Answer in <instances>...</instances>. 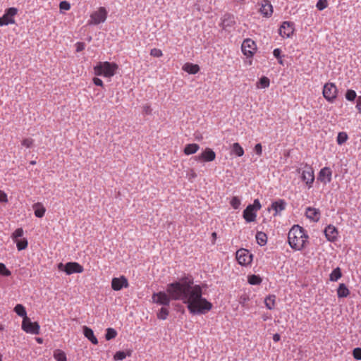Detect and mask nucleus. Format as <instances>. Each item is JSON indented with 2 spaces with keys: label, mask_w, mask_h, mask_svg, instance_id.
Instances as JSON below:
<instances>
[{
  "label": "nucleus",
  "mask_w": 361,
  "mask_h": 361,
  "mask_svg": "<svg viewBox=\"0 0 361 361\" xmlns=\"http://www.w3.org/2000/svg\"><path fill=\"white\" fill-rule=\"evenodd\" d=\"M345 97L348 101L353 102L357 97V94L353 90H348L345 92Z\"/></svg>",
  "instance_id": "obj_39"
},
{
  "label": "nucleus",
  "mask_w": 361,
  "mask_h": 361,
  "mask_svg": "<svg viewBox=\"0 0 361 361\" xmlns=\"http://www.w3.org/2000/svg\"><path fill=\"white\" fill-rule=\"evenodd\" d=\"M348 138V136L345 132H340L337 135L336 142L339 145H341L347 141Z\"/></svg>",
  "instance_id": "obj_36"
},
{
  "label": "nucleus",
  "mask_w": 361,
  "mask_h": 361,
  "mask_svg": "<svg viewBox=\"0 0 361 361\" xmlns=\"http://www.w3.org/2000/svg\"><path fill=\"white\" fill-rule=\"evenodd\" d=\"M75 47H76V51L77 52H80V51H82V50L85 49V44L84 42H78L75 44Z\"/></svg>",
  "instance_id": "obj_52"
},
{
  "label": "nucleus",
  "mask_w": 361,
  "mask_h": 361,
  "mask_svg": "<svg viewBox=\"0 0 361 361\" xmlns=\"http://www.w3.org/2000/svg\"><path fill=\"white\" fill-rule=\"evenodd\" d=\"M23 235V230L22 228H17L13 233L12 234V238L15 241L16 240H18V238L22 237Z\"/></svg>",
  "instance_id": "obj_45"
},
{
  "label": "nucleus",
  "mask_w": 361,
  "mask_h": 361,
  "mask_svg": "<svg viewBox=\"0 0 361 361\" xmlns=\"http://www.w3.org/2000/svg\"><path fill=\"white\" fill-rule=\"evenodd\" d=\"M331 176H332V171L329 167H324L322 168L318 175H317V180L324 183L326 184L331 181Z\"/></svg>",
  "instance_id": "obj_16"
},
{
  "label": "nucleus",
  "mask_w": 361,
  "mask_h": 361,
  "mask_svg": "<svg viewBox=\"0 0 361 361\" xmlns=\"http://www.w3.org/2000/svg\"><path fill=\"white\" fill-rule=\"evenodd\" d=\"M356 109L358 112L361 114V96L358 97L357 99Z\"/></svg>",
  "instance_id": "obj_56"
},
{
  "label": "nucleus",
  "mask_w": 361,
  "mask_h": 361,
  "mask_svg": "<svg viewBox=\"0 0 361 361\" xmlns=\"http://www.w3.org/2000/svg\"><path fill=\"white\" fill-rule=\"evenodd\" d=\"M353 357L356 360H361V348H355L353 350Z\"/></svg>",
  "instance_id": "obj_48"
},
{
  "label": "nucleus",
  "mask_w": 361,
  "mask_h": 361,
  "mask_svg": "<svg viewBox=\"0 0 361 361\" xmlns=\"http://www.w3.org/2000/svg\"><path fill=\"white\" fill-rule=\"evenodd\" d=\"M232 152L238 157H242L244 154L243 148L238 142H235L232 145Z\"/></svg>",
  "instance_id": "obj_34"
},
{
  "label": "nucleus",
  "mask_w": 361,
  "mask_h": 361,
  "mask_svg": "<svg viewBox=\"0 0 361 361\" xmlns=\"http://www.w3.org/2000/svg\"><path fill=\"white\" fill-rule=\"evenodd\" d=\"M221 23L219 25L224 30H228V28L232 27L235 24V19L233 14L226 13L221 18Z\"/></svg>",
  "instance_id": "obj_13"
},
{
  "label": "nucleus",
  "mask_w": 361,
  "mask_h": 361,
  "mask_svg": "<svg viewBox=\"0 0 361 361\" xmlns=\"http://www.w3.org/2000/svg\"><path fill=\"white\" fill-rule=\"evenodd\" d=\"M270 80L267 77H262L257 84V87L259 88H267L269 86Z\"/></svg>",
  "instance_id": "obj_37"
},
{
  "label": "nucleus",
  "mask_w": 361,
  "mask_h": 361,
  "mask_svg": "<svg viewBox=\"0 0 361 361\" xmlns=\"http://www.w3.org/2000/svg\"><path fill=\"white\" fill-rule=\"evenodd\" d=\"M18 9L10 7L5 10L4 14L0 18V26L14 24L16 23L14 16L17 14Z\"/></svg>",
  "instance_id": "obj_7"
},
{
  "label": "nucleus",
  "mask_w": 361,
  "mask_h": 361,
  "mask_svg": "<svg viewBox=\"0 0 361 361\" xmlns=\"http://www.w3.org/2000/svg\"><path fill=\"white\" fill-rule=\"evenodd\" d=\"M212 235H213V237H216V233H213Z\"/></svg>",
  "instance_id": "obj_64"
},
{
  "label": "nucleus",
  "mask_w": 361,
  "mask_h": 361,
  "mask_svg": "<svg viewBox=\"0 0 361 361\" xmlns=\"http://www.w3.org/2000/svg\"><path fill=\"white\" fill-rule=\"evenodd\" d=\"M193 159L199 162H210L216 159V153L209 147H207L201 154L193 157Z\"/></svg>",
  "instance_id": "obj_11"
},
{
  "label": "nucleus",
  "mask_w": 361,
  "mask_h": 361,
  "mask_svg": "<svg viewBox=\"0 0 361 361\" xmlns=\"http://www.w3.org/2000/svg\"><path fill=\"white\" fill-rule=\"evenodd\" d=\"M0 275L4 276H9L11 275V272L8 270L4 263H0Z\"/></svg>",
  "instance_id": "obj_41"
},
{
  "label": "nucleus",
  "mask_w": 361,
  "mask_h": 361,
  "mask_svg": "<svg viewBox=\"0 0 361 361\" xmlns=\"http://www.w3.org/2000/svg\"><path fill=\"white\" fill-rule=\"evenodd\" d=\"M8 202L7 195L5 192L0 190V202L6 203Z\"/></svg>",
  "instance_id": "obj_54"
},
{
  "label": "nucleus",
  "mask_w": 361,
  "mask_h": 361,
  "mask_svg": "<svg viewBox=\"0 0 361 361\" xmlns=\"http://www.w3.org/2000/svg\"><path fill=\"white\" fill-rule=\"evenodd\" d=\"M230 204L233 209H237L240 206L241 200L238 197L234 196L231 199Z\"/></svg>",
  "instance_id": "obj_40"
},
{
  "label": "nucleus",
  "mask_w": 361,
  "mask_h": 361,
  "mask_svg": "<svg viewBox=\"0 0 361 361\" xmlns=\"http://www.w3.org/2000/svg\"><path fill=\"white\" fill-rule=\"evenodd\" d=\"M35 216L42 218L44 216L46 209L42 203L37 202L33 204Z\"/></svg>",
  "instance_id": "obj_25"
},
{
  "label": "nucleus",
  "mask_w": 361,
  "mask_h": 361,
  "mask_svg": "<svg viewBox=\"0 0 361 361\" xmlns=\"http://www.w3.org/2000/svg\"><path fill=\"white\" fill-rule=\"evenodd\" d=\"M200 149V145L196 143L187 144L183 149L185 155H190L196 153Z\"/></svg>",
  "instance_id": "obj_23"
},
{
  "label": "nucleus",
  "mask_w": 361,
  "mask_h": 361,
  "mask_svg": "<svg viewBox=\"0 0 361 361\" xmlns=\"http://www.w3.org/2000/svg\"><path fill=\"white\" fill-rule=\"evenodd\" d=\"M152 109L149 104H145L142 107V113L146 115H150L152 114Z\"/></svg>",
  "instance_id": "obj_53"
},
{
  "label": "nucleus",
  "mask_w": 361,
  "mask_h": 361,
  "mask_svg": "<svg viewBox=\"0 0 361 361\" xmlns=\"http://www.w3.org/2000/svg\"><path fill=\"white\" fill-rule=\"evenodd\" d=\"M260 13L265 18H269L273 13V6L269 0H263L259 9Z\"/></svg>",
  "instance_id": "obj_18"
},
{
  "label": "nucleus",
  "mask_w": 361,
  "mask_h": 361,
  "mask_svg": "<svg viewBox=\"0 0 361 361\" xmlns=\"http://www.w3.org/2000/svg\"><path fill=\"white\" fill-rule=\"evenodd\" d=\"M126 355L124 351H118L115 353L114 358L115 360H122L126 357Z\"/></svg>",
  "instance_id": "obj_46"
},
{
  "label": "nucleus",
  "mask_w": 361,
  "mask_h": 361,
  "mask_svg": "<svg viewBox=\"0 0 361 361\" xmlns=\"http://www.w3.org/2000/svg\"><path fill=\"white\" fill-rule=\"evenodd\" d=\"M257 212L251 206L247 205L243 212V217L247 223L253 222L256 220Z\"/></svg>",
  "instance_id": "obj_20"
},
{
  "label": "nucleus",
  "mask_w": 361,
  "mask_h": 361,
  "mask_svg": "<svg viewBox=\"0 0 361 361\" xmlns=\"http://www.w3.org/2000/svg\"><path fill=\"white\" fill-rule=\"evenodd\" d=\"M305 216L312 221L317 222L320 219L321 213L319 209L309 207L306 209Z\"/></svg>",
  "instance_id": "obj_21"
},
{
  "label": "nucleus",
  "mask_w": 361,
  "mask_h": 361,
  "mask_svg": "<svg viewBox=\"0 0 361 361\" xmlns=\"http://www.w3.org/2000/svg\"><path fill=\"white\" fill-rule=\"evenodd\" d=\"M247 281L251 285H259L262 279L259 275L252 274L248 276Z\"/></svg>",
  "instance_id": "obj_32"
},
{
  "label": "nucleus",
  "mask_w": 361,
  "mask_h": 361,
  "mask_svg": "<svg viewBox=\"0 0 361 361\" xmlns=\"http://www.w3.org/2000/svg\"><path fill=\"white\" fill-rule=\"evenodd\" d=\"M324 233L327 240L329 242L334 243L338 238V231L336 226L332 224L328 225L324 228Z\"/></svg>",
  "instance_id": "obj_15"
},
{
  "label": "nucleus",
  "mask_w": 361,
  "mask_h": 361,
  "mask_svg": "<svg viewBox=\"0 0 361 361\" xmlns=\"http://www.w3.org/2000/svg\"><path fill=\"white\" fill-rule=\"evenodd\" d=\"M34 144V140L32 138H25L22 140L21 145L27 148H30Z\"/></svg>",
  "instance_id": "obj_43"
},
{
  "label": "nucleus",
  "mask_w": 361,
  "mask_h": 361,
  "mask_svg": "<svg viewBox=\"0 0 361 361\" xmlns=\"http://www.w3.org/2000/svg\"><path fill=\"white\" fill-rule=\"evenodd\" d=\"M84 271L83 267L75 262L66 263V274L71 275L75 273H82Z\"/></svg>",
  "instance_id": "obj_19"
},
{
  "label": "nucleus",
  "mask_w": 361,
  "mask_h": 361,
  "mask_svg": "<svg viewBox=\"0 0 361 361\" xmlns=\"http://www.w3.org/2000/svg\"><path fill=\"white\" fill-rule=\"evenodd\" d=\"M246 301H247V298L245 296H242V297H240L239 302L240 304L244 305Z\"/></svg>",
  "instance_id": "obj_59"
},
{
  "label": "nucleus",
  "mask_w": 361,
  "mask_h": 361,
  "mask_svg": "<svg viewBox=\"0 0 361 361\" xmlns=\"http://www.w3.org/2000/svg\"><path fill=\"white\" fill-rule=\"evenodd\" d=\"M276 295H269L264 299V304L268 310H273L275 307Z\"/></svg>",
  "instance_id": "obj_27"
},
{
  "label": "nucleus",
  "mask_w": 361,
  "mask_h": 361,
  "mask_svg": "<svg viewBox=\"0 0 361 361\" xmlns=\"http://www.w3.org/2000/svg\"><path fill=\"white\" fill-rule=\"evenodd\" d=\"M169 314V310L166 307H162L157 314V317L159 319L165 320Z\"/></svg>",
  "instance_id": "obj_33"
},
{
  "label": "nucleus",
  "mask_w": 361,
  "mask_h": 361,
  "mask_svg": "<svg viewBox=\"0 0 361 361\" xmlns=\"http://www.w3.org/2000/svg\"><path fill=\"white\" fill-rule=\"evenodd\" d=\"M59 8L61 10L68 11L71 8V4L66 1H62L59 4Z\"/></svg>",
  "instance_id": "obj_47"
},
{
  "label": "nucleus",
  "mask_w": 361,
  "mask_h": 361,
  "mask_svg": "<svg viewBox=\"0 0 361 361\" xmlns=\"http://www.w3.org/2000/svg\"><path fill=\"white\" fill-rule=\"evenodd\" d=\"M152 300L154 303L163 307H169L171 300L182 301L193 315L204 314L213 307L202 297V287L194 285L193 277L189 274H184L180 279L168 283L166 291L154 293Z\"/></svg>",
  "instance_id": "obj_1"
},
{
  "label": "nucleus",
  "mask_w": 361,
  "mask_h": 361,
  "mask_svg": "<svg viewBox=\"0 0 361 361\" xmlns=\"http://www.w3.org/2000/svg\"><path fill=\"white\" fill-rule=\"evenodd\" d=\"M295 31V23L290 21H284L279 27V33L282 37H290Z\"/></svg>",
  "instance_id": "obj_12"
},
{
  "label": "nucleus",
  "mask_w": 361,
  "mask_h": 361,
  "mask_svg": "<svg viewBox=\"0 0 361 361\" xmlns=\"http://www.w3.org/2000/svg\"><path fill=\"white\" fill-rule=\"evenodd\" d=\"M249 205L251 206L252 208L255 209L257 212L262 207L259 200L258 199H255L253 202V204Z\"/></svg>",
  "instance_id": "obj_50"
},
{
  "label": "nucleus",
  "mask_w": 361,
  "mask_h": 361,
  "mask_svg": "<svg viewBox=\"0 0 361 361\" xmlns=\"http://www.w3.org/2000/svg\"><path fill=\"white\" fill-rule=\"evenodd\" d=\"M117 336V331L113 328H108L105 334L107 341L114 338Z\"/></svg>",
  "instance_id": "obj_38"
},
{
  "label": "nucleus",
  "mask_w": 361,
  "mask_h": 361,
  "mask_svg": "<svg viewBox=\"0 0 361 361\" xmlns=\"http://www.w3.org/2000/svg\"><path fill=\"white\" fill-rule=\"evenodd\" d=\"M118 68V66L116 63L100 61L97 63L93 69L95 75L111 78L115 75Z\"/></svg>",
  "instance_id": "obj_3"
},
{
  "label": "nucleus",
  "mask_w": 361,
  "mask_h": 361,
  "mask_svg": "<svg viewBox=\"0 0 361 361\" xmlns=\"http://www.w3.org/2000/svg\"><path fill=\"white\" fill-rule=\"evenodd\" d=\"M14 312L20 317L24 318L27 317V312L25 307L21 304H17L14 307Z\"/></svg>",
  "instance_id": "obj_29"
},
{
  "label": "nucleus",
  "mask_w": 361,
  "mask_h": 361,
  "mask_svg": "<svg viewBox=\"0 0 361 361\" xmlns=\"http://www.w3.org/2000/svg\"><path fill=\"white\" fill-rule=\"evenodd\" d=\"M128 286L129 283L128 279L124 276H121L118 278L114 277L111 280V288L114 290L118 291Z\"/></svg>",
  "instance_id": "obj_14"
},
{
  "label": "nucleus",
  "mask_w": 361,
  "mask_h": 361,
  "mask_svg": "<svg viewBox=\"0 0 361 361\" xmlns=\"http://www.w3.org/2000/svg\"><path fill=\"white\" fill-rule=\"evenodd\" d=\"M236 259L239 264L246 266L252 261V255L248 250L241 248L236 252Z\"/></svg>",
  "instance_id": "obj_9"
},
{
  "label": "nucleus",
  "mask_w": 361,
  "mask_h": 361,
  "mask_svg": "<svg viewBox=\"0 0 361 361\" xmlns=\"http://www.w3.org/2000/svg\"><path fill=\"white\" fill-rule=\"evenodd\" d=\"M54 357L56 361H67L66 353L59 349L54 351Z\"/></svg>",
  "instance_id": "obj_31"
},
{
  "label": "nucleus",
  "mask_w": 361,
  "mask_h": 361,
  "mask_svg": "<svg viewBox=\"0 0 361 361\" xmlns=\"http://www.w3.org/2000/svg\"><path fill=\"white\" fill-rule=\"evenodd\" d=\"M93 82L97 86H100V87H103L104 86L103 81L100 78H93Z\"/></svg>",
  "instance_id": "obj_55"
},
{
  "label": "nucleus",
  "mask_w": 361,
  "mask_h": 361,
  "mask_svg": "<svg viewBox=\"0 0 361 361\" xmlns=\"http://www.w3.org/2000/svg\"><path fill=\"white\" fill-rule=\"evenodd\" d=\"M350 295V290L345 283H340L337 289L338 298H346Z\"/></svg>",
  "instance_id": "obj_24"
},
{
  "label": "nucleus",
  "mask_w": 361,
  "mask_h": 361,
  "mask_svg": "<svg viewBox=\"0 0 361 361\" xmlns=\"http://www.w3.org/2000/svg\"><path fill=\"white\" fill-rule=\"evenodd\" d=\"M0 361H2V355L0 353Z\"/></svg>",
  "instance_id": "obj_63"
},
{
  "label": "nucleus",
  "mask_w": 361,
  "mask_h": 361,
  "mask_svg": "<svg viewBox=\"0 0 361 361\" xmlns=\"http://www.w3.org/2000/svg\"><path fill=\"white\" fill-rule=\"evenodd\" d=\"M15 242L16 243L17 249L19 251L25 250L28 245L27 240L26 238L16 240Z\"/></svg>",
  "instance_id": "obj_35"
},
{
  "label": "nucleus",
  "mask_w": 361,
  "mask_h": 361,
  "mask_svg": "<svg viewBox=\"0 0 361 361\" xmlns=\"http://www.w3.org/2000/svg\"><path fill=\"white\" fill-rule=\"evenodd\" d=\"M273 55L278 59V62L281 65H283V60L281 59V50L279 48H276L273 51Z\"/></svg>",
  "instance_id": "obj_42"
},
{
  "label": "nucleus",
  "mask_w": 361,
  "mask_h": 361,
  "mask_svg": "<svg viewBox=\"0 0 361 361\" xmlns=\"http://www.w3.org/2000/svg\"><path fill=\"white\" fill-rule=\"evenodd\" d=\"M342 276L341 270L339 267L334 269L329 275L331 281H337Z\"/></svg>",
  "instance_id": "obj_30"
},
{
  "label": "nucleus",
  "mask_w": 361,
  "mask_h": 361,
  "mask_svg": "<svg viewBox=\"0 0 361 361\" xmlns=\"http://www.w3.org/2000/svg\"><path fill=\"white\" fill-rule=\"evenodd\" d=\"M87 40H88V42H90L92 40V37H89Z\"/></svg>",
  "instance_id": "obj_62"
},
{
  "label": "nucleus",
  "mask_w": 361,
  "mask_h": 361,
  "mask_svg": "<svg viewBox=\"0 0 361 361\" xmlns=\"http://www.w3.org/2000/svg\"><path fill=\"white\" fill-rule=\"evenodd\" d=\"M40 326L36 322H31L30 319L27 317L24 318L22 322V329L26 333L37 335L39 334Z\"/></svg>",
  "instance_id": "obj_10"
},
{
  "label": "nucleus",
  "mask_w": 361,
  "mask_h": 361,
  "mask_svg": "<svg viewBox=\"0 0 361 361\" xmlns=\"http://www.w3.org/2000/svg\"><path fill=\"white\" fill-rule=\"evenodd\" d=\"M280 339H281V336H280V334H274V336H273V341H274V342H278V341H280Z\"/></svg>",
  "instance_id": "obj_58"
},
{
  "label": "nucleus",
  "mask_w": 361,
  "mask_h": 361,
  "mask_svg": "<svg viewBox=\"0 0 361 361\" xmlns=\"http://www.w3.org/2000/svg\"><path fill=\"white\" fill-rule=\"evenodd\" d=\"M309 235L306 231L299 225H294L288 234V242L295 250H302L306 246Z\"/></svg>",
  "instance_id": "obj_2"
},
{
  "label": "nucleus",
  "mask_w": 361,
  "mask_h": 361,
  "mask_svg": "<svg viewBox=\"0 0 361 361\" xmlns=\"http://www.w3.org/2000/svg\"><path fill=\"white\" fill-rule=\"evenodd\" d=\"M37 341L38 343H42L43 339L41 338H37Z\"/></svg>",
  "instance_id": "obj_60"
},
{
  "label": "nucleus",
  "mask_w": 361,
  "mask_h": 361,
  "mask_svg": "<svg viewBox=\"0 0 361 361\" xmlns=\"http://www.w3.org/2000/svg\"><path fill=\"white\" fill-rule=\"evenodd\" d=\"M297 171L299 173H301L300 178L305 183L307 187L309 189L312 188L313 183L314 181V173L313 168L306 164L302 170L301 169H298Z\"/></svg>",
  "instance_id": "obj_4"
},
{
  "label": "nucleus",
  "mask_w": 361,
  "mask_h": 361,
  "mask_svg": "<svg viewBox=\"0 0 361 361\" xmlns=\"http://www.w3.org/2000/svg\"><path fill=\"white\" fill-rule=\"evenodd\" d=\"M108 12L104 7H100L97 11L93 12L90 15V20L88 25H99L105 22L106 20Z\"/></svg>",
  "instance_id": "obj_6"
},
{
  "label": "nucleus",
  "mask_w": 361,
  "mask_h": 361,
  "mask_svg": "<svg viewBox=\"0 0 361 361\" xmlns=\"http://www.w3.org/2000/svg\"><path fill=\"white\" fill-rule=\"evenodd\" d=\"M338 92V88L334 83L327 82L324 85L322 93L327 102L333 103L337 97Z\"/></svg>",
  "instance_id": "obj_5"
},
{
  "label": "nucleus",
  "mask_w": 361,
  "mask_h": 361,
  "mask_svg": "<svg viewBox=\"0 0 361 361\" xmlns=\"http://www.w3.org/2000/svg\"><path fill=\"white\" fill-rule=\"evenodd\" d=\"M257 49V45L255 41L250 38L243 40L241 45L243 54L247 58H252Z\"/></svg>",
  "instance_id": "obj_8"
},
{
  "label": "nucleus",
  "mask_w": 361,
  "mask_h": 361,
  "mask_svg": "<svg viewBox=\"0 0 361 361\" xmlns=\"http://www.w3.org/2000/svg\"><path fill=\"white\" fill-rule=\"evenodd\" d=\"M150 54L154 57H161L163 55L162 51L160 49L156 48H154L151 50Z\"/></svg>",
  "instance_id": "obj_49"
},
{
  "label": "nucleus",
  "mask_w": 361,
  "mask_h": 361,
  "mask_svg": "<svg viewBox=\"0 0 361 361\" xmlns=\"http://www.w3.org/2000/svg\"><path fill=\"white\" fill-rule=\"evenodd\" d=\"M286 205L287 203L284 200L278 199L271 204L269 210L273 209L274 211V216H276L279 215L282 211L285 210Z\"/></svg>",
  "instance_id": "obj_17"
},
{
  "label": "nucleus",
  "mask_w": 361,
  "mask_h": 361,
  "mask_svg": "<svg viewBox=\"0 0 361 361\" xmlns=\"http://www.w3.org/2000/svg\"><path fill=\"white\" fill-rule=\"evenodd\" d=\"M183 69L190 74H195L200 71V67L197 64L186 63L183 66Z\"/></svg>",
  "instance_id": "obj_26"
},
{
  "label": "nucleus",
  "mask_w": 361,
  "mask_h": 361,
  "mask_svg": "<svg viewBox=\"0 0 361 361\" xmlns=\"http://www.w3.org/2000/svg\"><path fill=\"white\" fill-rule=\"evenodd\" d=\"M58 269L62 271H64L66 273V263L63 264L62 262L58 264L57 265Z\"/></svg>",
  "instance_id": "obj_57"
},
{
  "label": "nucleus",
  "mask_w": 361,
  "mask_h": 361,
  "mask_svg": "<svg viewBox=\"0 0 361 361\" xmlns=\"http://www.w3.org/2000/svg\"><path fill=\"white\" fill-rule=\"evenodd\" d=\"M328 6L327 0H318L316 7L319 11H322Z\"/></svg>",
  "instance_id": "obj_44"
},
{
  "label": "nucleus",
  "mask_w": 361,
  "mask_h": 361,
  "mask_svg": "<svg viewBox=\"0 0 361 361\" xmlns=\"http://www.w3.org/2000/svg\"><path fill=\"white\" fill-rule=\"evenodd\" d=\"M84 336L93 344L97 345L98 340L94 334L92 329L87 326H82Z\"/></svg>",
  "instance_id": "obj_22"
},
{
  "label": "nucleus",
  "mask_w": 361,
  "mask_h": 361,
  "mask_svg": "<svg viewBox=\"0 0 361 361\" xmlns=\"http://www.w3.org/2000/svg\"><path fill=\"white\" fill-rule=\"evenodd\" d=\"M254 151L258 156H261L262 154V146L261 143L255 145Z\"/></svg>",
  "instance_id": "obj_51"
},
{
  "label": "nucleus",
  "mask_w": 361,
  "mask_h": 361,
  "mask_svg": "<svg viewBox=\"0 0 361 361\" xmlns=\"http://www.w3.org/2000/svg\"><path fill=\"white\" fill-rule=\"evenodd\" d=\"M257 243L260 246H264L267 243V235L262 231H257L255 235Z\"/></svg>",
  "instance_id": "obj_28"
},
{
  "label": "nucleus",
  "mask_w": 361,
  "mask_h": 361,
  "mask_svg": "<svg viewBox=\"0 0 361 361\" xmlns=\"http://www.w3.org/2000/svg\"><path fill=\"white\" fill-rule=\"evenodd\" d=\"M30 164L31 165H35V164H36V161H31L30 162Z\"/></svg>",
  "instance_id": "obj_61"
}]
</instances>
